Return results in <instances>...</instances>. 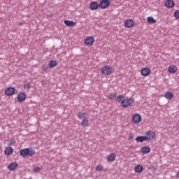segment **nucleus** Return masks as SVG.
Here are the masks:
<instances>
[{
	"label": "nucleus",
	"instance_id": "nucleus-5",
	"mask_svg": "<svg viewBox=\"0 0 179 179\" xmlns=\"http://www.w3.org/2000/svg\"><path fill=\"white\" fill-rule=\"evenodd\" d=\"M134 24H135V22L133 20H127L124 22V26L125 27H127L128 29H131V27H134Z\"/></svg>",
	"mask_w": 179,
	"mask_h": 179
},
{
	"label": "nucleus",
	"instance_id": "nucleus-28",
	"mask_svg": "<svg viewBox=\"0 0 179 179\" xmlns=\"http://www.w3.org/2000/svg\"><path fill=\"white\" fill-rule=\"evenodd\" d=\"M35 153H36V150H34V149L33 148L29 149L28 156H33V155H35Z\"/></svg>",
	"mask_w": 179,
	"mask_h": 179
},
{
	"label": "nucleus",
	"instance_id": "nucleus-32",
	"mask_svg": "<svg viewBox=\"0 0 179 179\" xmlns=\"http://www.w3.org/2000/svg\"><path fill=\"white\" fill-rule=\"evenodd\" d=\"M31 86L30 85V83L24 84V88L29 90Z\"/></svg>",
	"mask_w": 179,
	"mask_h": 179
},
{
	"label": "nucleus",
	"instance_id": "nucleus-37",
	"mask_svg": "<svg viewBox=\"0 0 179 179\" xmlns=\"http://www.w3.org/2000/svg\"><path fill=\"white\" fill-rule=\"evenodd\" d=\"M129 139H132V136H131L129 137Z\"/></svg>",
	"mask_w": 179,
	"mask_h": 179
},
{
	"label": "nucleus",
	"instance_id": "nucleus-17",
	"mask_svg": "<svg viewBox=\"0 0 179 179\" xmlns=\"http://www.w3.org/2000/svg\"><path fill=\"white\" fill-rule=\"evenodd\" d=\"M64 24H66V26H68L69 27H71L72 26H75V24H76V22L66 20H64Z\"/></svg>",
	"mask_w": 179,
	"mask_h": 179
},
{
	"label": "nucleus",
	"instance_id": "nucleus-31",
	"mask_svg": "<svg viewBox=\"0 0 179 179\" xmlns=\"http://www.w3.org/2000/svg\"><path fill=\"white\" fill-rule=\"evenodd\" d=\"M173 16L176 18V19H179V10H177L176 11H175Z\"/></svg>",
	"mask_w": 179,
	"mask_h": 179
},
{
	"label": "nucleus",
	"instance_id": "nucleus-18",
	"mask_svg": "<svg viewBox=\"0 0 179 179\" xmlns=\"http://www.w3.org/2000/svg\"><path fill=\"white\" fill-rule=\"evenodd\" d=\"M115 154L111 153L107 157L106 160L107 162H114V160H115Z\"/></svg>",
	"mask_w": 179,
	"mask_h": 179
},
{
	"label": "nucleus",
	"instance_id": "nucleus-14",
	"mask_svg": "<svg viewBox=\"0 0 179 179\" xmlns=\"http://www.w3.org/2000/svg\"><path fill=\"white\" fill-rule=\"evenodd\" d=\"M164 5L166 8H171L174 6V1L173 0H167L165 1Z\"/></svg>",
	"mask_w": 179,
	"mask_h": 179
},
{
	"label": "nucleus",
	"instance_id": "nucleus-19",
	"mask_svg": "<svg viewBox=\"0 0 179 179\" xmlns=\"http://www.w3.org/2000/svg\"><path fill=\"white\" fill-rule=\"evenodd\" d=\"M150 73V69L145 68L141 71V75L143 76H148Z\"/></svg>",
	"mask_w": 179,
	"mask_h": 179
},
{
	"label": "nucleus",
	"instance_id": "nucleus-10",
	"mask_svg": "<svg viewBox=\"0 0 179 179\" xmlns=\"http://www.w3.org/2000/svg\"><path fill=\"white\" fill-rule=\"evenodd\" d=\"M17 168V164L16 162H11L8 164V169L10 171H13V170H16Z\"/></svg>",
	"mask_w": 179,
	"mask_h": 179
},
{
	"label": "nucleus",
	"instance_id": "nucleus-29",
	"mask_svg": "<svg viewBox=\"0 0 179 179\" xmlns=\"http://www.w3.org/2000/svg\"><path fill=\"white\" fill-rule=\"evenodd\" d=\"M124 99H125V97L123 95H119L117 99L119 103H121V101H122V100H124Z\"/></svg>",
	"mask_w": 179,
	"mask_h": 179
},
{
	"label": "nucleus",
	"instance_id": "nucleus-3",
	"mask_svg": "<svg viewBox=\"0 0 179 179\" xmlns=\"http://www.w3.org/2000/svg\"><path fill=\"white\" fill-rule=\"evenodd\" d=\"M108 6H110L109 0H101L99 3V8L101 9H106V8H108Z\"/></svg>",
	"mask_w": 179,
	"mask_h": 179
},
{
	"label": "nucleus",
	"instance_id": "nucleus-6",
	"mask_svg": "<svg viewBox=\"0 0 179 179\" xmlns=\"http://www.w3.org/2000/svg\"><path fill=\"white\" fill-rule=\"evenodd\" d=\"M155 132L150 130L145 134V138L147 141H152V139H155Z\"/></svg>",
	"mask_w": 179,
	"mask_h": 179
},
{
	"label": "nucleus",
	"instance_id": "nucleus-13",
	"mask_svg": "<svg viewBox=\"0 0 179 179\" xmlns=\"http://www.w3.org/2000/svg\"><path fill=\"white\" fill-rule=\"evenodd\" d=\"M141 153H143V155H148V153H150V148L148 146L142 147L141 149Z\"/></svg>",
	"mask_w": 179,
	"mask_h": 179
},
{
	"label": "nucleus",
	"instance_id": "nucleus-33",
	"mask_svg": "<svg viewBox=\"0 0 179 179\" xmlns=\"http://www.w3.org/2000/svg\"><path fill=\"white\" fill-rule=\"evenodd\" d=\"M40 170H41V169L40 167L34 168V173H38V171H40Z\"/></svg>",
	"mask_w": 179,
	"mask_h": 179
},
{
	"label": "nucleus",
	"instance_id": "nucleus-36",
	"mask_svg": "<svg viewBox=\"0 0 179 179\" xmlns=\"http://www.w3.org/2000/svg\"><path fill=\"white\" fill-rule=\"evenodd\" d=\"M19 26H22V22H19Z\"/></svg>",
	"mask_w": 179,
	"mask_h": 179
},
{
	"label": "nucleus",
	"instance_id": "nucleus-25",
	"mask_svg": "<svg viewBox=\"0 0 179 179\" xmlns=\"http://www.w3.org/2000/svg\"><path fill=\"white\" fill-rule=\"evenodd\" d=\"M147 20H148V23H150V24H155V23L157 22V21L156 20H155V18H153V17H148L147 18Z\"/></svg>",
	"mask_w": 179,
	"mask_h": 179
},
{
	"label": "nucleus",
	"instance_id": "nucleus-2",
	"mask_svg": "<svg viewBox=\"0 0 179 179\" xmlns=\"http://www.w3.org/2000/svg\"><path fill=\"white\" fill-rule=\"evenodd\" d=\"M134 99L132 98H127L123 99L121 103L120 106L124 108L129 107L131 104H134Z\"/></svg>",
	"mask_w": 179,
	"mask_h": 179
},
{
	"label": "nucleus",
	"instance_id": "nucleus-12",
	"mask_svg": "<svg viewBox=\"0 0 179 179\" xmlns=\"http://www.w3.org/2000/svg\"><path fill=\"white\" fill-rule=\"evenodd\" d=\"M20 153L22 157H27V156H29V148H24L21 150Z\"/></svg>",
	"mask_w": 179,
	"mask_h": 179
},
{
	"label": "nucleus",
	"instance_id": "nucleus-34",
	"mask_svg": "<svg viewBox=\"0 0 179 179\" xmlns=\"http://www.w3.org/2000/svg\"><path fill=\"white\" fill-rule=\"evenodd\" d=\"M176 177L179 178V172H177Z\"/></svg>",
	"mask_w": 179,
	"mask_h": 179
},
{
	"label": "nucleus",
	"instance_id": "nucleus-30",
	"mask_svg": "<svg viewBox=\"0 0 179 179\" xmlns=\"http://www.w3.org/2000/svg\"><path fill=\"white\" fill-rule=\"evenodd\" d=\"M96 171H101L103 170V166L99 164L96 166Z\"/></svg>",
	"mask_w": 179,
	"mask_h": 179
},
{
	"label": "nucleus",
	"instance_id": "nucleus-1",
	"mask_svg": "<svg viewBox=\"0 0 179 179\" xmlns=\"http://www.w3.org/2000/svg\"><path fill=\"white\" fill-rule=\"evenodd\" d=\"M101 72L105 76H110V74L113 73V69L110 66L105 65L101 69Z\"/></svg>",
	"mask_w": 179,
	"mask_h": 179
},
{
	"label": "nucleus",
	"instance_id": "nucleus-27",
	"mask_svg": "<svg viewBox=\"0 0 179 179\" xmlns=\"http://www.w3.org/2000/svg\"><path fill=\"white\" fill-rule=\"evenodd\" d=\"M117 97V94H115V93H111V94H110V96H109V100H114V99H115V98Z\"/></svg>",
	"mask_w": 179,
	"mask_h": 179
},
{
	"label": "nucleus",
	"instance_id": "nucleus-21",
	"mask_svg": "<svg viewBox=\"0 0 179 179\" xmlns=\"http://www.w3.org/2000/svg\"><path fill=\"white\" fill-rule=\"evenodd\" d=\"M13 153V148L11 147H8L5 150V154L7 155V156H10Z\"/></svg>",
	"mask_w": 179,
	"mask_h": 179
},
{
	"label": "nucleus",
	"instance_id": "nucleus-15",
	"mask_svg": "<svg viewBox=\"0 0 179 179\" xmlns=\"http://www.w3.org/2000/svg\"><path fill=\"white\" fill-rule=\"evenodd\" d=\"M145 141H148V138H146L145 136H137L136 138V141L138 142V143L145 142Z\"/></svg>",
	"mask_w": 179,
	"mask_h": 179
},
{
	"label": "nucleus",
	"instance_id": "nucleus-35",
	"mask_svg": "<svg viewBox=\"0 0 179 179\" xmlns=\"http://www.w3.org/2000/svg\"><path fill=\"white\" fill-rule=\"evenodd\" d=\"M41 83H42V85H44L45 83V80H42Z\"/></svg>",
	"mask_w": 179,
	"mask_h": 179
},
{
	"label": "nucleus",
	"instance_id": "nucleus-23",
	"mask_svg": "<svg viewBox=\"0 0 179 179\" xmlns=\"http://www.w3.org/2000/svg\"><path fill=\"white\" fill-rule=\"evenodd\" d=\"M57 65H58V62H57L55 60L50 61L48 64L49 68H55Z\"/></svg>",
	"mask_w": 179,
	"mask_h": 179
},
{
	"label": "nucleus",
	"instance_id": "nucleus-20",
	"mask_svg": "<svg viewBox=\"0 0 179 179\" xmlns=\"http://www.w3.org/2000/svg\"><path fill=\"white\" fill-rule=\"evenodd\" d=\"M81 125L83 127V128L89 127V120L85 117L81 122Z\"/></svg>",
	"mask_w": 179,
	"mask_h": 179
},
{
	"label": "nucleus",
	"instance_id": "nucleus-26",
	"mask_svg": "<svg viewBox=\"0 0 179 179\" xmlns=\"http://www.w3.org/2000/svg\"><path fill=\"white\" fill-rule=\"evenodd\" d=\"M85 115H86V113H81L79 112L77 115L78 118H79V120H82L83 118H85Z\"/></svg>",
	"mask_w": 179,
	"mask_h": 179
},
{
	"label": "nucleus",
	"instance_id": "nucleus-24",
	"mask_svg": "<svg viewBox=\"0 0 179 179\" xmlns=\"http://www.w3.org/2000/svg\"><path fill=\"white\" fill-rule=\"evenodd\" d=\"M165 97L167 99V100H171L173 97H174V94H173L171 92H166L165 94Z\"/></svg>",
	"mask_w": 179,
	"mask_h": 179
},
{
	"label": "nucleus",
	"instance_id": "nucleus-22",
	"mask_svg": "<svg viewBox=\"0 0 179 179\" xmlns=\"http://www.w3.org/2000/svg\"><path fill=\"white\" fill-rule=\"evenodd\" d=\"M143 171V166L142 165H137L135 167L136 173H142Z\"/></svg>",
	"mask_w": 179,
	"mask_h": 179
},
{
	"label": "nucleus",
	"instance_id": "nucleus-7",
	"mask_svg": "<svg viewBox=\"0 0 179 179\" xmlns=\"http://www.w3.org/2000/svg\"><path fill=\"white\" fill-rule=\"evenodd\" d=\"M15 93V88L10 87L5 90V94L6 96H12Z\"/></svg>",
	"mask_w": 179,
	"mask_h": 179
},
{
	"label": "nucleus",
	"instance_id": "nucleus-8",
	"mask_svg": "<svg viewBox=\"0 0 179 179\" xmlns=\"http://www.w3.org/2000/svg\"><path fill=\"white\" fill-rule=\"evenodd\" d=\"M133 121L135 124H139L142 121V117L139 114H135L133 116Z\"/></svg>",
	"mask_w": 179,
	"mask_h": 179
},
{
	"label": "nucleus",
	"instance_id": "nucleus-4",
	"mask_svg": "<svg viewBox=\"0 0 179 179\" xmlns=\"http://www.w3.org/2000/svg\"><path fill=\"white\" fill-rule=\"evenodd\" d=\"M17 100L19 103L24 101L26 100V94L24 92H20L17 96Z\"/></svg>",
	"mask_w": 179,
	"mask_h": 179
},
{
	"label": "nucleus",
	"instance_id": "nucleus-11",
	"mask_svg": "<svg viewBox=\"0 0 179 179\" xmlns=\"http://www.w3.org/2000/svg\"><path fill=\"white\" fill-rule=\"evenodd\" d=\"M99 3L96 1H93L90 5V9H91V10H96V9L99 8Z\"/></svg>",
	"mask_w": 179,
	"mask_h": 179
},
{
	"label": "nucleus",
	"instance_id": "nucleus-9",
	"mask_svg": "<svg viewBox=\"0 0 179 179\" xmlns=\"http://www.w3.org/2000/svg\"><path fill=\"white\" fill-rule=\"evenodd\" d=\"M93 43H94V38H93V36H90L85 41L86 45H93Z\"/></svg>",
	"mask_w": 179,
	"mask_h": 179
},
{
	"label": "nucleus",
	"instance_id": "nucleus-16",
	"mask_svg": "<svg viewBox=\"0 0 179 179\" xmlns=\"http://www.w3.org/2000/svg\"><path fill=\"white\" fill-rule=\"evenodd\" d=\"M168 71L169 73H176L177 72V67L174 65H171L169 67Z\"/></svg>",
	"mask_w": 179,
	"mask_h": 179
}]
</instances>
